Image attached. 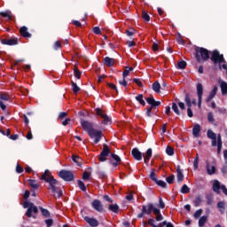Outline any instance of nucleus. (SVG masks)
Returning <instances> with one entry per match:
<instances>
[{
  "mask_svg": "<svg viewBox=\"0 0 227 227\" xmlns=\"http://www.w3.org/2000/svg\"><path fill=\"white\" fill-rule=\"evenodd\" d=\"M193 203H194V207H200V205L203 203V197L200 195L195 197Z\"/></svg>",
  "mask_w": 227,
  "mask_h": 227,
  "instance_id": "35",
  "label": "nucleus"
},
{
  "mask_svg": "<svg viewBox=\"0 0 227 227\" xmlns=\"http://www.w3.org/2000/svg\"><path fill=\"white\" fill-rule=\"evenodd\" d=\"M197 95L198 98H203V84L201 83L197 84Z\"/></svg>",
  "mask_w": 227,
  "mask_h": 227,
  "instance_id": "29",
  "label": "nucleus"
},
{
  "mask_svg": "<svg viewBox=\"0 0 227 227\" xmlns=\"http://www.w3.org/2000/svg\"><path fill=\"white\" fill-rule=\"evenodd\" d=\"M153 109H155V107L153 106V105H151V106L147 109L146 115L148 118H152V111H153Z\"/></svg>",
  "mask_w": 227,
  "mask_h": 227,
  "instance_id": "58",
  "label": "nucleus"
},
{
  "mask_svg": "<svg viewBox=\"0 0 227 227\" xmlns=\"http://www.w3.org/2000/svg\"><path fill=\"white\" fill-rule=\"evenodd\" d=\"M176 178H177V184H182V182H184V173L183 172H176Z\"/></svg>",
  "mask_w": 227,
  "mask_h": 227,
  "instance_id": "48",
  "label": "nucleus"
},
{
  "mask_svg": "<svg viewBox=\"0 0 227 227\" xmlns=\"http://www.w3.org/2000/svg\"><path fill=\"white\" fill-rule=\"evenodd\" d=\"M108 210H110V212H114V214H119L120 206H118V204H110L108 206Z\"/></svg>",
  "mask_w": 227,
  "mask_h": 227,
  "instance_id": "24",
  "label": "nucleus"
},
{
  "mask_svg": "<svg viewBox=\"0 0 227 227\" xmlns=\"http://www.w3.org/2000/svg\"><path fill=\"white\" fill-rule=\"evenodd\" d=\"M108 155H111V148L107 144H103V149L98 155V160L99 162H106L107 160Z\"/></svg>",
  "mask_w": 227,
  "mask_h": 227,
  "instance_id": "7",
  "label": "nucleus"
},
{
  "mask_svg": "<svg viewBox=\"0 0 227 227\" xmlns=\"http://www.w3.org/2000/svg\"><path fill=\"white\" fill-rule=\"evenodd\" d=\"M177 67L180 70H185L187 67V62H185V60H181L177 63Z\"/></svg>",
  "mask_w": 227,
  "mask_h": 227,
  "instance_id": "42",
  "label": "nucleus"
},
{
  "mask_svg": "<svg viewBox=\"0 0 227 227\" xmlns=\"http://www.w3.org/2000/svg\"><path fill=\"white\" fill-rule=\"evenodd\" d=\"M208 221V216L203 215L199 219V227H204L205 223Z\"/></svg>",
  "mask_w": 227,
  "mask_h": 227,
  "instance_id": "33",
  "label": "nucleus"
},
{
  "mask_svg": "<svg viewBox=\"0 0 227 227\" xmlns=\"http://www.w3.org/2000/svg\"><path fill=\"white\" fill-rule=\"evenodd\" d=\"M45 224H46V226L47 227H51V226H52V224H54V220H52V219H46L45 220Z\"/></svg>",
  "mask_w": 227,
  "mask_h": 227,
  "instance_id": "62",
  "label": "nucleus"
},
{
  "mask_svg": "<svg viewBox=\"0 0 227 227\" xmlns=\"http://www.w3.org/2000/svg\"><path fill=\"white\" fill-rule=\"evenodd\" d=\"M133 82H136L139 86V88H143V82L139 78H134Z\"/></svg>",
  "mask_w": 227,
  "mask_h": 227,
  "instance_id": "63",
  "label": "nucleus"
},
{
  "mask_svg": "<svg viewBox=\"0 0 227 227\" xmlns=\"http://www.w3.org/2000/svg\"><path fill=\"white\" fill-rule=\"evenodd\" d=\"M166 182L167 184H173L175 182V175H171L166 177Z\"/></svg>",
  "mask_w": 227,
  "mask_h": 227,
  "instance_id": "56",
  "label": "nucleus"
},
{
  "mask_svg": "<svg viewBox=\"0 0 227 227\" xmlns=\"http://www.w3.org/2000/svg\"><path fill=\"white\" fill-rule=\"evenodd\" d=\"M78 187L82 192H86V184L82 180H77Z\"/></svg>",
  "mask_w": 227,
  "mask_h": 227,
  "instance_id": "40",
  "label": "nucleus"
},
{
  "mask_svg": "<svg viewBox=\"0 0 227 227\" xmlns=\"http://www.w3.org/2000/svg\"><path fill=\"white\" fill-rule=\"evenodd\" d=\"M154 182H155L156 184L159 185V187H162V189H166V187H168V184H166V182H164L162 180L157 179Z\"/></svg>",
  "mask_w": 227,
  "mask_h": 227,
  "instance_id": "43",
  "label": "nucleus"
},
{
  "mask_svg": "<svg viewBox=\"0 0 227 227\" xmlns=\"http://www.w3.org/2000/svg\"><path fill=\"white\" fill-rule=\"evenodd\" d=\"M207 136L212 140L211 146H217V135L212 129L207 130Z\"/></svg>",
  "mask_w": 227,
  "mask_h": 227,
  "instance_id": "13",
  "label": "nucleus"
},
{
  "mask_svg": "<svg viewBox=\"0 0 227 227\" xmlns=\"http://www.w3.org/2000/svg\"><path fill=\"white\" fill-rule=\"evenodd\" d=\"M88 135L90 139H94L95 145H98L102 137H104V134L102 133V131L95 129L89 131Z\"/></svg>",
  "mask_w": 227,
  "mask_h": 227,
  "instance_id": "6",
  "label": "nucleus"
},
{
  "mask_svg": "<svg viewBox=\"0 0 227 227\" xmlns=\"http://www.w3.org/2000/svg\"><path fill=\"white\" fill-rule=\"evenodd\" d=\"M152 148L147 149L146 153H145V156L144 157V162L145 164H148V162H150V159H152Z\"/></svg>",
  "mask_w": 227,
  "mask_h": 227,
  "instance_id": "25",
  "label": "nucleus"
},
{
  "mask_svg": "<svg viewBox=\"0 0 227 227\" xmlns=\"http://www.w3.org/2000/svg\"><path fill=\"white\" fill-rule=\"evenodd\" d=\"M84 221H86L88 223V224H90V226H91V227H97L99 224L98 220H97L95 218H91L90 216H85Z\"/></svg>",
  "mask_w": 227,
  "mask_h": 227,
  "instance_id": "16",
  "label": "nucleus"
},
{
  "mask_svg": "<svg viewBox=\"0 0 227 227\" xmlns=\"http://www.w3.org/2000/svg\"><path fill=\"white\" fill-rule=\"evenodd\" d=\"M180 192L182 194H189V192H191V188H189L187 184H183V186L181 187Z\"/></svg>",
  "mask_w": 227,
  "mask_h": 227,
  "instance_id": "38",
  "label": "nucleus"
},
{
  "mask_svg": "<svg viewBox=\"0 0 227 227\" xmlns=\"http://www.w3.org/2000/svg\"><path fill=\"white\" fill-rule=\"evenodd\" d=\"M72 160L75 162L76 166H79V168L82 166V159L79 155L73 154Z\"/></svg>",
  "mask_w": 227,
  "mask_h": 227,
  "instance_id": "21",
  "label": "nucleus"
},
{
  "mask_svg": "<svg viewBox=\"0 0 227 227\" xmlns=\"http://www.w3.org/2000/svg\"><path fill=\"white\" fill-rule=\"evenodd\" d=\"M221 183L218 180H215L213 184V191L216 194H221Z\"/></svg>",
  "mask_w": 227,
  "mask_h": 227,
  "instance_id": "20",
  "label": "nucleus"
},
{
  "mask_svg": "<svg viewBox=\"0 0 227 227\" xmlns=\"http://www.w3.org/2000/svg\"><path fill=\"white\" fill-rule=\"evenodd\" d=\"M131 155L135 159V160H143V153L140 152L137 147L132 149Z\"/></svg>",
  "mask_w": 227,
  "mask_h": 227,
  "instance_id": "14",
  "label": "nucleus"
},
{
  "mask_svg": "<svg viewBox=\"0 0 227 227\" xmlns=\"http://www.w3.org/2000/svg\"><path fill=\"white\" fill-rule=\"evenodd\" d=\"M145 100L147 104H149V106H153V107L154 108L159 107V106H160V101H156L153 96H150Z\"/></svg>",
  "mask_w": 227,
  "mask_h": 227,
  "instance_id": "15",
  "label": "nucleus"
},
{
  "mask_svg": "<svg viewBox=\"0 0 227 227\" xmlns=\"http://www.w3.org/2000/svg\"><path fill=\"white\" fill-rule=\"evenodd\" d=\"M59 176L65 182H74L75 180V176L72 170L62 169L59 172Z\"/></svg>",
  "mask_w": 227,
  "mask_h": 227,
  "instance_id": "5",
  "label": "nucleus"
},
{
  "mask_svg": "<svg viewBox=\"0 0 227 227\" xmlns=\"http://www.w3.org/2000/svg\"><path fill=\"white\" fill-rule=\"evenodd\" d=\"M29 187H31V191H36L40 188V184L36 182L35 179H28Z\"/></svg>",
  "mask_w": 227,
  "mask_h": 227,
  "instance_id": "18",
  "label": "nucleus"
},
{
  "mask_svg": "<svg viewBox=\"0 0 227 227\" xmlns=\"http://www.w3.org/2000/svg\"><path fill=\"white\" fill-rule=\"evenodd\" d=\"M119 84H121V86H123L124 88H127V86H129V82H127V80H125V78L120 80Z\"/></svg>",
  "mask_w": 227,
  "mask_h": 227,
  "instance_id": "59",
  "label": "nucleus"
},
{
  "mask_svg": "<svg viewBox=\"0 0 227 227\" xmlns=\"http://www.w3.org/2000/svg\"><path fill=\"white\" fill-rule=\"evenodd\" d=\"M159 208H161V210H164L166 208V203H164V200L161 199V197L159 198Z\"/></svg>",
  "mask_w": 227,
  "mask_h": 227,
  "instance_id": "51",
  "label": "nucleus"
},
{
  "mask_svg": "<svg viewBox=\"0 0 227 227\" xmlns=\"http://www.w3.org/2000/svg\"><path fill=\"white\" fill-rule=\"evenodd\" d=\"M218 90H219V88L217 87V85H215L213 90L210 91L209 95H211L215 98L217 95Z\"/></svg>",
  "mask_w": 227,
  "mask_h": 227,
  "instance_id": "57",
  "label": "nucleus"
},
{
  "mask_svg": "<svg viewBox=\"0 0 227 227\" xmlns=\"http://www.w3.org/2000/svg\"><path fill=\"white\" fill-rule=\"evenodd\" d=\"M201 214H203V209H198L193 215L194 219H200V217H201Z\"/></svg>",
  "mask_w": 227,
  "mask_h": 227,
  "instance_id": "52",
  "label": "nucleus"
},
{
  "mask_svg": "<svg viewBox=\"0 0 227 227\" xmlns=\"http://www.w3.org/2000/svg\"><path fill=\"white\" fill-rule=\"evenodd\" d=\"M166 153H167V155H169L171 157L172 155H175V149H173V147L168 145L166 148Z\"/></svg>",
  "mask_w": 227,
  "mask_h": 227,
  "instance_id": "46",
  "label": "nucleus"
},
{
  "mask_svg": "<svg viewBox=\"0 0 227 227\" xmlns=\"http://www.w3.org/2000/svg\"><path fill=\"white\" fill-rule=\"evenodd\" d=\"M225 203L224 201H219L216 205L217 208L219 209V212L221 214H224L225 210H226V207H225Z\"/></svg>",
  "mask_w": 227,
  "mask_h": 227,
  "instance_id": "30",
  "label": "nucleus"
},
{
  "mask_svg": "<svg viewBox=\"0 0 227 227\" xmlns=\"http://www.w3.org/2000/svg\"><path fill=\"white\" fill-rule=\"evenodd\" d=\"M160 83H159L158 81L153 83V90L155 91V93H160Z\"/></svg>",
  "mask_w": 227,
  "mask_h": 227,
  "instance_id": "34",
  "label": "nucleus"
},
{
  "mask_svg": "<svg viewBox=\"0 0 227 227\" xmlns=\"http://www.w3.org/2000/svg\"><path fill=\"white\" fill-rule=\"evenodd\" d=\"M135 98H136V101L138 102L144 107H145V106H146V102H145L143 94H139Z\"/></svg>",
  "mask_w": 227,
  "mask_h": 227,
  "instance_id": "32",
  "label": "nucleus"
},
{
  "mask_svg": "<svg viewBox=\"0 0 227 227\" xmlns=\"http://www.w3.org/2000/svg\"><path fill=\"white\" fill-rule=\"evenodd\" d=\"M172 110L174 111L175 114L177 116H181L182 113L180 112V109L178 108V105L176 103H172Z\"/></svg>",
  "mask_w": 227,
  "mask_h": 227,
  "instance_id": "36",
  "label": "nucleus"
},
{
  "mask_svg": "<svg viewBox=\"0 0 227 227\" xmlns=\"http://www.w3.org/2000/svg\"><path fill=\"white\" fill-rule=\"evenodd\" d=\"M109 162L114 168H118V165L121 162V158H120L118 154L111 153V159H109Z\"/></svg>",
  "mask_w": 227,
  "mask_h": 227,
  "instance_id": "11",
  "label": "nucleus"
},
{
  "mask_svg": "<svg viewBox=\"0 0 227 227\" xmlns=\"http://www.w3.org/2000/svg\"><path fill=\"white\" fill-rule=\"evenodd\" d=\"M2 45H19V38L13 37V38H4L0 40Z\"/></svg>",
  "mask_w": 227,
  "mask_h": 227,
  "instance_id": "10",
  "label": "nucleus"
},
{
  "mask_svg": "<svg viewBox=\"0 0 227 227\" xmlns=\"http://www.w3.org/2000/svg\"><path fill=\"white\" fill-rule=\"evenodd\" d=\"M53 49L55 51H59V49H61V42L56 41L54 43Z\"/></svg>",
  "mask_w": 227,
  "mask_h": 227,
  "instance_id": "60",
  "label": "nucleus"
},
{
  "mask_svg": "<svg viewBox=\"0 0 227 227\" xmlns=\"http://www.w3.org/2000/svg\"><path fill=\"white\" fill-rule=\"evenodd\" d=\"M0 15L4 19H8L9 20H13V14L10 11L1 12Z\"/></svg>",
  "mask_w": 227,
  "mask_h": 227,
  "instance_id": "26",
  "label": "nucleus"
},
{
  "mask_svg": "<svg viewBox=\"0 0 227 227\" xmlns=\"http://www.w3.org/2000/svg\"><path fill=\"white\" fill-rule=\"evenodd\" d=\"M93 33H95V35H102V31L100 30V27H93Z\"/></svg>",
  "mask_w": 227,
  "mask_h": 227,
  "instance_id": "64",
  "label": "nucleus"
},
{
  "mask_svg": "<svg viewBox=\"0 0 227 227\" xmlns=\"http://www.w3.org/2000/svg\"><path fill=\"white\" fill-rule=\"evenodd\" d=\"M23 208H27L26 212L27 217H33V213L38 214V207L35 206L33 202L26 200L23 203Z\"/></svg>",
  "mask_w": 227,
  "mask_h": 227,
  "instance_id": "4",
  "label": "nucleus"
},
{
  "mask_svg": "<svg viewBox=\"0 0 227 227\" xmlns=\"http://www.w3.org/2000/svg\"><path fill=\"white\" fill-rule=\"evenodd\" d=\"M220 88H221L222 95L225 97L227 95V82L224 81H222L220 83Z\"/></svg>",
  "mask_w": 227,
  "mask_h": 227,
  "instance_id": "28",
  "label": "nucleus"
},
{
  "mask_svg": "<svg viewBox=\"0 0 227 227\" xmlns=\"http://www.w3.org/2000/svg\"><path fill=\"white\" fill-rule=\"evenodd\" d=\"M71 86L73 88V93H74V95H77L79 91H81V88L77 86V83L75 82L72 81Z\"/></svg>",
  "mask_w": 227,
  "mask_h": 227,
  "instance_id": "31",
  "label": "nucleus"
},
{
  "mask_svg": "<svg viewBox=\"0 0 227 227\" xmlns=\"http://www.w3.org/2000/svg\"><path fill=\"white\" fill-rule=\"evenodd\" d=\"M200 164V156H198V154L196 155L195 159H194V161H193V168L195 169H198L199 168V165Z\"/></svg>",
  "mask_w": 227,
  "mask_h": 227,
  "instance_id": "55",
  "label": "nucleus"
},
{
  "mask_svg": "<svg viewBox=\"0 0 227 227\" xmlns=\"http://www.w3.org/2000/svg\"><path fill=\"white\" fill-rule=\"evenodd\" d=\"M211 61H213L215 65H217V63H219V65H221V63H226V60L224 59V55L220 54L217 50H215L213 51L211 56Z\"/></svg>",
  "mask_w": 227,
  "mask_h": 227,
  "instance_id": "8",
  "label": "nucleus"
},
{
  "mask_svg": "<svg viewBox=\"0 0 227 227\" xmlns=\"http://www.w3.org/2000/svg\"><path fill=\"white\" fill-rule=\"evenodd\" d=\"M184 102L187 106V109H192V100H191V94L189 93H186L185 96H184Z\"/></svg>",
  "mask_w": 227,
  "mask_h": 227,
  "instance_id": "27",
  "label": "nucleus"
},
{
  "mask_svg": "<svg viewBox=\"0 0 227 227\" xmlns=\"http://www.w3.org/2000/svg\"><path fill=\"white\" fill-rule=\"evenodd\" d=\"M200 132H201V126H200V124H195L192 129V135L194 137H200Z\"/></svg>",
  "mask_w": 227,
  "mask_h": 227,
  "instance_id": "22",
  "label": "nucleus"
},
{
  "mask_svg": "<svg viewBox=\"0 0 227 227\" xmlns=\"http://www.w3.org/2000/svg\"><path fill=\"white\" fill-rule=\"evenodd\" d=\"M206 201L207 205H212V203H214V196L212 194H207L206 196Z\"/></svg>",
  "mask_w": 227,
  "mask_h": 227,
  "instance_id": "45",
  "label": "nucleus"
},
{
  "mask_svg": "<svg viewBox=\"0 0 227 227\" xmlns=\"http://www.w3.org/2000/svg\"><path fill=\"white\" fill-rule=\"evenodd\" d=\"M149 178L153 181V182H157V175L155 174V169L152 168L151 169V173L149 175Z\"/></svg>",
  "mask_w": 227,
  "mask_h": 227,
  "instance_id": "41",
  "label": "nucleus"
},
{
  "mask_svg": "<svg viewBox=\"0 0 227 227\" xmlns=\"http://www.w3.org/2000/svg\"><path fill=\"white\" fill-rule=\"evenodd\" d=\"M20 33L23 38H31V34L27 31V27L26 26L20 28Z\"/></svg>",
  "mask_w": 227,
  "mask_h": 227,
  "instance_id": "17",
  "label": "nucleus"
},
{
  "mask_svg": "<svg viewBox=\"0 0 227 227\" xmlns=\"http://www.w3.org/2000/svg\"><path fill=\"white\" fill-rule=\"evenodd\" d=\"M207 121H209V123H212L214 125V123H215V119L214 118V114L212 112H209L207 114Z\"/></svg>",
  "mask_w": 227,
  "mask_h": 227,
  "instance_id": "44",
  "label": "nucleus"
},
{
  "mask_svg": "<svg viewBox=\"0 0 227 227\" xmlns=\"http://www.w3.org/2000/svg\"><path fill=\"white\" fill-rule=\"evenodd\" d=\"M132 70H134V68L126 67V69L122 73V77L126 78L129 75V74H130V72H132Z\"/></svg>",
  "mask_w": 227,
  "mask_h": 227,
  "instance_id": "47",
  "label": "nucleus"
},
{
  "mask_svg": "<svg viewBox=\"0 0 227 227\" xmlns=\"http://www.w3.org/2000/svg\"><path fill=\"white\" fill-rule=\"evenodd\" d=\"M103 64L106 65V67H108L111 68V67H114V59L106 57L103 59Z\"/></svg>",
  "mask_w": 227,
  "mask_h": 227,
  "instance_id": "19",
  "label": "nucleus"
},
{
  "mask_svg": "<svg viewBox=\"0 0 227 227\" xmlns=\"http://www.w3.org/2000/svg\"><path fill=\"white\" fill-rule=\"evenodd\" d=\"M91 207L96 210V212H99V214L106 212V209L104 208V204H102V201L100 200H94L91 202Z\"/></svg>",
  "mask_w": 227,
  "mask_h": 227,
  "instance_id": "9",
  "label": "nucleus"
},
{
  "mask_svg": "<svg viewBox=\"0 0 227 227\" xmlns=\"http://www.w3.org/2000/svg\"><path fill=\"white\" fill-rule=\"evenodd\" d=\"M152 212L154 214L157 222L164 220V216L160 214V209H159L153 203H148L147 205L142 206V211L137 215L138 219H143L145 215H151Z\"/></svg>",
  "mask_w": 227,
  "mask_h": 227,
  "instance_id": "1",
  "label": "nucleus"
},
{
  "mask_svg": "<svg viewBox=\"0 0 227 227\" xmlns=\"http://www.w3.org/2000/svg\"><path fill=\"white\" fill-rule=\"evenodd\" d=\"M82 129L85 130L88 134H90V130H93L95 128H93V123L90 122L88 121H81Z\"/></svg>",
  "mask_w": 227,
  "mask_h": 227,
  "instance_id": "12",
  "label": "nucleus"
},
{
  "mask_svg": "<svg viewBox=\"0 0 227 227\" xmlns=\"http://www.w3.org/2000/svg\"><path fill=\"white\" fill-rule=\"evenodd\" d=\"M103 125H109L113 123V120L107 114L103 117Z\"/></svg>",
  "mask_w": 227,
  "mask_h": 227,
  "instance_id": "37",
  "label": "nucleus"
},
{
  "mask_svg": "<svg viewBox=\"0 0 227 227\" xmlns=\"http://www.w3.org/2000/svg\"><path fill=\"white\" fill-rule=\"evenodd\" d=\"M206 168L207 171V175H215V166H210V163L207 161Z\"/></svg>",
  "mask_w": 227,
  "mask_h": 227,
  "instance_id": "23",
  "label": "nucleus"
},
{
  "mask_svg": "<svg viewBox=\"0 0 227 227\" xmlns=\"http://www.w3.org/2000/svg\"><path fill=\"white\" fill-rule=\"evenodd\" d=\"M96 114L97 116H100V118H104V116L106 115L104 110H102L101 108H96Z\"/></svg>",
  "mask_w": 227,
  "mask_h": 227,
  "instance_id": "50",
  "label": "nucleus"
},
{
  "mask_svg": "<svg viewBox=\"0 0 227 227\" xmlns=\"http://www.w3.org/2000/svg\"><path fill=\"white\" fill-rule=\"evenodd\" d=\"M91 176V173L90 172H83L82 174V180H84V182H88V180H90V177Z\"/></svg>",
  "mask_w": 227,
  "mask_h": 227,
  "instance_id": "49",
  "label": "nucleus"
},
{
  "mask_svg": "<svg viewBox=\"0 0 227 227\" xmlns=\"http://www.w3.org/2000/svg\"><path fill=\"white\" fill-rule=\"evenodd\" d=\"M0 98H1V100H10V95H8L6 93H2L0 95Z\"/></svg>",
  "mask_w": 227,
  "mask_h": 227,
  "instance_id": "61",
  "label": "nucleus"
},
{
  "mask_svg": "<svg viewBox=\"0 0 227 227\" xmlns=\"http://www.w3.org/2000/svg\"><path fill=\"white\" fill-rule=\"evenodd\" d=\"M39 209L41 210L43 217H51V212H49V209H45L43 207H39Z\"/></svg>",
  "mask_w": 227,
  "mask_h": 227,
  "instance_id": "39",
  "label": "nucleus"
},
{
  "mask_svg": "<svg viewBox=\"0 0 227 227\" xmlns=\"http://www.w3.org/2000/svg\"><path fill=\"white\" fill-rule=\"evenodd\" d=\"M194 51L197 63H201V61H208V59H210V51H208V50L206 48L196 46Z\"/></svg>",
  "mask_w": 227,
  "mask_h": 227,
  "instance_id": "3",
  "label": "nucleus"
},
{
  "mask_svg": "<svg viewBox=\"0 0 227 227\" xmlns=\"http://www.w3.org/2000/svg\"><path fill=\"white\" fill-rule=\"evenodd\" d=\"M74 77H76V79H81V75L82 74V73L77 67L74 68Z\"/></svg>",
  "mask_w": 227,
  "mask_h": 227,
  "instance_id": "53",
  "label": "nucleus"
},
{
  "mask_svg": "<svg viewBox=\"0 0 227 227\" xmlns=\"http://www.w3.org/2000/svg\"><path fill=\"white\" fill-rule=\"evenodd\" d=\"M41 180H44L46 184H49L48 189L51 192H58V184L59 182L54 178V176L52 174L49 173V170H45L43 176H41Z\"/></svg>",
  "mask_w": 227,
  "mask_h": 227,
  "instance_id": "2",
  "label": "nucleus"
},
{
  "mask_svg": "<svg viewBox=\"0 0 227 227\" xmlns=\"http://www.w3.org/2000/svg\"><path fill=\"white\" fill-rule=\"evenodd\" d=\"M142 18L144 19V20H145V22H150V16L148 14V12L143 11L142 12Z\"/></svg>",
  "mask_w": 227,
  "mask_h": 227,
  "instance_id": "54",
  "label": "nucleus"
}]
</instances>
